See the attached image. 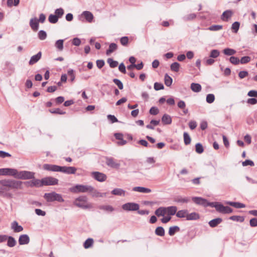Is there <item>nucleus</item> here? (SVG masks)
<instances>
[{"label": "nucleus", "mask_w": 257, "mask_h": 257, "mask_svg": "<svg viewBox=\"0 0 257 257\" xmlns=\"http://www.w3.org/2000/svg\"><path fill=\"white\" fill-rule=\"evenodd\" d=\"M35 173L28 171H18L12 168L0 169V175L11 176L18 179L27 180L34 178Z\"/></svg>", "instance_id": "f257e3e1"}, {"label": "nucleus", "mask_w": 257, "mask_h": 257, "mask_svg": "<svg viewBox=\"0 0 257 257\" xmlns=\"http://www.w3.org/2000/svg\"><path fill=\"white\" fill-rule=\"evenodd\" d=\"M22 182L13 179H4L0 180V191L2 195L5 192L8 191L11 189H21Z\"/></svg>", "instance_id": "f03ea898"}, {"label": "nucleus", "mask_w": 257, "mask_h": 257, "mask_svg": "<svg viewBox=\"0 0 257 257\" xmlns=\"http://www.w3.org/2000/svg\"><path fill=\"white\" fill-rule=\"evenodd\" d=\"M75 206L83 208L88 209L92 207V204L87 201V198L85 196H81L76 198L73 201Z\"/></svg>", "instance_id": "7ed1b4c3"}, {"label": "nucleus", "mask_w": 257, "mask_h": 257, "mask_svg": "<svg viewBox=\"0 0 257 257\" xmlns=\"http://www.w3.org/2000/svg\"><path fill=\"white\" fill-rule=\"evenodd\" d=\"M91 186L88 185L77 184L69 188V191L74 193H89Z\"/></svg>", "instance_id": "20e7f679"}, {"label": "nucleus", "mask_w": 257, "mask_h": 257, "mask_svg": "<svg viewBox=\"0 0 257 257\" xmlns=\"http://www.w3.org/2000/svg\"><path fill=\"white\" fill-rule=\"evenodd\" d=\"M44 197L48 202L57 201L59 202H63L64 201V200L63 199L62 195L55 192L45 193L44 194Z\"/></svg>", "instance_id": "39448f33"}, {"label": "nucleus", "mask_w": 257, "mask_h": 257, "mask_svg": "<svg viewBox=\"0 0 257 257\" xmlns=\"http://www.w3.org/2000/svg\"><path fill=\"white\" fill-rule=\"evenodd\" d=\"M123 210L126 211H137L139 209L140 205L139 204L134 202H128L122 205Z\"/></svg>", "instance_id": "423d86ee"}, {"label": "nucleus", "mask_w": 257, "mask_h": 257, "mask_svg": "<svg viewBox=\"0 0 257 257\" xmlns=\"http://www.w3.org/2000/svg\"><path fill=\"white\" fill-rule=\"evenodd\" d=\"M105 163L108 167L113 169H118L120 166L119 162L111 157H106Z\"/></svg>", "instance_id": "0eeeda50"}, {"label": "nucleus", "mask_w": 257, "mask_h": 257, "mask_svg": "<svg viewBox=\"0 0 257 257\" xmlns=\"http://www.w3.org/2000/svg\"><path fill=\"white\" fill-rule=\"evenodd\" d=\"M58 180L53 177H47L42 179L43 186L55 185L58 184Z\"/></svg>", "instance_id": "6e6552de"}, {"label": "nucleus", "mask_w": 257, "mask_h": 257, "mask_svg": "<svg viewBox=\"0 0 257 257\" xmlns=\"http://www.w3.org/2000/svg\"><path fill=\"white\" fill-rule=\"evenodd\" d=\"M216 210L218 212L223 214H228L232 212V209L228 206H224L222 204L218 203L216 206Z\"/></svg>", "instance_id": "1a4fd4ad"}, {"label": "nucleus", "mask_w": 257, "mask_h": 257, "mask_svg": "<svg viewBox=\"0 0 257 257\" xmlns=\"http://www.w3.org/2000/svg\"><path fill=\"white\" fill-rule=\"evenodd\" d=\"M76 170L77 169L74 167L60 166L59 172L67 174H74Z\"/></svg>", "instance_id": "9d476101"}, {"label": "nucleus", "mask_w": 257, "mask_h": 257, "mask_svg": "<svg viewBox=\"0 0 257 257\" xmlns=\"http://www.w3.org/2000/svg\"><path fill=\"white\" fill-rule=\"evenodd\" d=\"M0 236H3L5 237V238H4V240L2 241V243L6 241L7 240H8L7 245L8 246H9L10 247H12L16 245V244L17 243V241L13 237H12L11 236H7V235H4V234H0Z\"/></svg>", "instance_id": "9b49d317"}, {"label": "nucleus", "mask_w": 257, "mask_h": 257, "mask_svg": "<svg viewBox=\"0 0 257 257\" xmlns=\"http://www.w3.org/2000/svg\"><path fill=\"white\" fill-rule=\"evenodd\" d=\"M60 167V166L49 164H45L43 166V169L53 172H59Z\"/></svg>", "instance_id": "f8f14e48"}, {"label": "nucleus", "mask_w": 257, "mask_h": 257, "mask_svg": "<svg viewBox=\"0 0 257 257\" xmlns=\"http://www.w3.org/2000/svg\"><path fill=\"white\" fill-rule=\"evenodd\" d=\"M92 177L99 182H103L106 179V176L102 173L98 172H93L92 173Z\"/></svg>", "instance_id": "ddd939ff"}, {"label": "nucleus", "mask_w": 257, "mask_h": 257, "mask_svg": "<svg viewBox=\"0 0 257 257\" xmlns=\"http://www.w3.org/2000/svg\"><path fill=\"white\" fill-rule=\"evenodd\" d=\"M233 14V13L231 10H226L222 14L221 19L223 21L227 22L232 16Z\"/></svg>", "instance_id": "4468645a"}, {"label": "nucleus", "mask_w": 257, "mask_h": 257, "mask_svg": "<svg viewBox=\"0 0 257 257\" xmlns=\"http://www.w3.org/2000/svg\"><path fill=\"white\" fill-rule=\"evenodd\" d=\"M89 193L93 197H103L106 196V193H101L96 190L94 187L91 186V189H90Z\"/></svg>", "instance_id": "2eb2a0df"}, {"label": "nucleus", "mask_w": 257, "mask_h": 257, "mask_svg": "<svg viewBox=\"0 0 257 257\" xmlns=\"http://www.w3.org/2000/svg\"><path fill=\"white\" fill-rule=\"evenodd\" d=\"M30 242V238L27 234L21 235L19 238V243L20 245L27 244Z\"/></svg>", "instance_id": "dca6fc26"}, {"label": "nucleus", "mask_w": 257, "mask_h": 257, "mask_svg": "<svg viewBox=\"0 0 257 257\" xmlns=\"http://www.w3.org/2000/svg\"><path fill=\"white\" fill-rule=\"evenodd\" d=\"M30 26L34 31H37L39 28V22L36 18H32L30 21Z\"/></svg>", "instance_id": "f3484780"}, {"label": "nucleus", "mask_w": 257, "mask_h": 257, "mask_svg": "<svg viewBox=\"0 0 257 257\" xmlns=\"http://www.w3.org/2000/svg\"><path fill=\"white\" fill-rule=\"evenodd\" d=\"M11 228L15 232H20L23 230V227L21 225H19L16 221H14L11 223Z\"/></svg>", "instance_id": "a211bd4d"}, {"label": "nucleus", "mask_w": 257, "mask_h": 257, "mask_svg": "<svg viewBox=\"0 0 257 257\" xmlns=\"http://www.w3.org/2000/svg\"><path fill=\"white\" fill-rule=\"evenodd\" d=\"M42 53L41 52H38L37 54L31 57L29 64L30 65H32L37 63L41 58Z\"/></svg>", "instance_id": "6ab92c4d"}, {"label": "nucleus", "mask_w": 257, "mask_h": 257, "mask_svg": "<svg viewBox=\"0 0 257 257\" xmlns=\"http://www.w3.org/2000/svg\"><path fill=\"white\" fill-rule=\"evenodd\" d=\"M194 202L197 204L201 205L204 207H206L207 203V200L203 199L201 197H194L192 198Z\"/></svg>", "instance_id": "aec40b11"}, {"label": "nucleus", "mask_w": 257, "mask_h": 257, "mask_svg": "<svg viewBox=\"0 0 257 257\" xmlns=\"http://www.w3.org/2000/svg\"><path fill=\"white\" fill-rule=\"evenodd\" d=\"M114 137L116 139L119 141L117 142V144L120 146H123L126 144V141L123 139V135L121 133H115Z\"/></svg>", "instance_id": "412c9836"}, {"label": "nucleus", "mask_w": 257, "mask_h": 257, "mask_svg": "<svg viewBox=\"0 0 257 257\" xmlns=\"http://www.w3.org/2000/svg\"><path fill=\"white\" fill-rule=\"evenodd\" d=\"M132 190L135 192H139L143 193H149L151 192V190L149 188L140 186L135 187Z\"/></svg>", "instance_id": "4be33fe9"}, {"label": "nucleus", "mask_w": 257, "mask_h": 257, "mask_svg": "<svg viewBox=\"0 0 257 257\" xmlns=\"http://www.w3.org/2000/svg\"><path fill=\"white\" fill-rule=\"evenodd\" d=\"M82 15L84 17L86 21L91 23L93 19V14L89 11H84L82 13Z\"/></svg>", "instance_id": "5701e85b"}, {"label": "nucleus", "mask_w": 257, "mask_h": 257, "mask_svg": "<svg viewBox=\"0 0 257 257\" xmlns=\"http://www.w3.org/2000/svg\"><path fill=\"white\" fill-rule=\"evenodd\" d=\"M35 178V177H34ZM34 179V178H33ZM31 187H41L43 186V183H42V179L40 180L39 179H33L30 182Z\"/></svg>", "instance_id": "b1692460"}, {"label": "nucleus", "mask_w": 257, "mask_h": 257, "mask_svg": "<svg viewBox=\"0 0 257 257\" xmlns=\"http://www.w3.org/2000/svg\"><path fill=\"white\" fill-rule=\"evenodd\" d=\"M155 214L158 216H164L167 214L166 207H160L155 211Z\"/></svg>", "instance_id": "393cba45"}, {"label": "nucleus", "mask_w": 257, "mask_h": 257, "mask_svg": "<svg viewBox=\"0 0 257 257\" xmlns=\"http://www.w3.org/2000/svg\"><path fill=\"white\" fill-rule=\"evenodd\" d=\"M177 208L176 206H170L166 207L167 214L169 216L173 215L176 213Z\"/></svg>", "instance_id": "a878e982"}, {"label": "nucleus", "mask_w": 257, "mask_h": 257, "mask_svg": "<svg viewBox=\"0 0 257 257\" xmlns=\"http://www.w3.org/2000/svg\"><path fill=\"white\" fill-rule=\"evenodd\" d=\"M111 193L114 195L124 196L125 191L124 190L120 188H115L111 191Z\"/></svg>", "instance_id": "bb28decb"}, {"label": "nucleus", "mask_w": 257, "mask_h": 257, "mask_svg": "<svg viewBox=\"0 0 257 257\" xmlns=\"http://www.w3.org/2000/svg\"><path fill=\"white\" fill-rule=\"evenodd\" d=\"M222 220L220 218H217L214 219L210 220L209 222V225L211 227H214L216 226L217 225L220 224L222 222Z\"/></svg>", "instance_id": "cd10ccee"}, {"label": "nucleus", "mask_w": 257, "mask_h": 257, "mask_svg": "<svg viewBox=\"0 0 257 257\" xmlns=\"http://www.w3.org/2000/svg\"><path fill=\"white\" fill-rule=\"evenodd\" d=\"M191 90L195 92H199L201 90V86L199 83H192L191 84Z\"/></svg>", "instance_id": "c85d7f7f"}, {"label": "nucleus", "mask_w": 257, "mask_h": 257, "mask_svg": "<svg viewBox=\"0 0 257 257\" xmlns=\"http://www.w3.org/2000/svg\"><path fill=\"white\" fill-rule=\"evenodd\" d=\"M226 204L230 205L236 208H242L245 207V205L244 204L239 202L228 201L226 202Z\"/></svg>", "instance_id": "c756f323"}, {"label": "nucleus", "mask_w": 257, "mask_h": 257, "mask_svg": "<svg viewBox=\"0 0 257 257\" xmlns=\"http://www.w3.org/2000/svg\"><path fill=\"white\" fill-rule=\"evenodd\" d=\"M162 121L164 124H170L172 122L171 117L167 114H165L162 118Z\"/></svg>", "instance_id": "7c9ffc66"}, {"label": "nucleus", "mask_w": 257, "mask_h": 257, "mask_svg": "<svg viewBox=\"0 0 257 257\" xmlns=\"http://www.w3.org/2000/svg\"><path fill=\"white\" fill-rule=\"evenodd\" d=\"M187 220H196L199 218V215L196 212H192L190 214L187 213Z\"/></svg>", "instance_id": "2f4dec72"}, {"label": "nucleus", "mask_w": 257, "mask_h": 257, "mask_svg": "<svg viewBox=\"0 0 257 257\" xmlns=\"http://www.w3.org/2000/svg\"><path fill=\"white\" fill-rule=\"evenodd\" d=\"M63 40H57L55 44V47L58 49L59 51H62L63 50Z\"/></svg>", "instance_id": "473e14b6"}, {"label": "nucleus", "mask_w": 257, "mask_h": 257, "mask_svg": "<svg viewBox=\"0 0 257 257\" xmlns=\"http://www.w3.org/2000/svg\"><path fill=\"white\" fill-rule=\"evenodd\" d=\"M117 46L115 43H111L109 45L108 49L106 50V55H109L110 53H112L113 51L116 50L117 49Z\"/></svg>", "instance_id": "72a5a7b5"}, {"label": "nucleus", "mask_w": 257, "mask_h": 257, "mask_svg": "<svg viewBox=\"0 0 257 257\" xmlns=\"http://www.w3.org/2000/svg\"><path fill=\"white\" fill-rule=\"evenodd\" d=\"M180 230V228L177 226H174L170 227L169 229V234L170 236H173L175 234L176 232H178Z\"/></svg>", "instance_id": "f704fd0d"}, {"label": "nucleus", "mask_w": 257, "mask_h": 257, "mask_svg": "<svg viewBox=\"0 0 257 257\" xmlns=\"http://www.w3.org/2000/svg\"><path fill=\"white\" fill-rule=\"evenodd\" d=\"M93 243V239L91 238L87 239L84 242L83 246L85 248H88L91 247Z\"/></svg>", "instance_id": "c9c22d12"}, {"label": "nucleus", "mask_w": 257, "mask_h": 257, "mask_svg": "<svg viewBox=\"0 0 257 257\" xmlns=\"http://www.w3.org/2000/svg\"><path fill=\"white\" fill-rule=\"evenodd\" d=\"M155 233L157 235L163 236L165 235V230L163 227H158L155 230Z\"/></svg>", "instance_id": "e433bc0d"}, {"label": "nucleus", "mask_w": 257, "mask_h": 257, "mask_svg": "<svg viewBox=\"0 0 257 257\" xmlns=\"http://www.w3.org/2000/svg\"><path fill=\"white\" fill-rule=\"evenodd\" d=\"M180 67V65L178 62H174L170 66L171 70L176 72L179 71Z\"/></svg>", "instance_id": "4c0bfd02"}, {"label": "nucleus", "mask_w": 257, "mask_h": 257, "mask_svg": "<svg viewBox=\"0 0 257 257\" xmlns=\"http://www.w3.org/2000/svg\"><path fill=\"white\" fill-rule=\"evenodd\" d=\"M188 211L187 210H181L176 212V216L179 218L186 217Z\"/></svg>", "instance_id": "58836bf2"}, {"label": "nucleus", "mask_w": 257, "mask_h": 257, "mask_svg": "<svg viewBox=\"0 0 257 257\" xmlns=\"http://www.w3.org/2000/svg\"><path fill=\"white\" fill-rule=\"evenodd\" d=\"M165 84L167 86H170L172 83V79L167 74H166L164 78Z\"/></svg>", "instance_id": "ea45409f"}, {"label": "nucleus", "mask_w": 257, "mask_h": 257, "mask_svg": "<svg viewBox=\"0 0 257 257\" xmlns=\"http://www.w3.org/2000/svg\"><path fill=\"white\" fill-rule=\"evenodd\" d=\"M223 53L226 55L232 56L235 54L236 51L232 49L226 48L223 50Z\"/></svg>", "instance_id": "a19ab883"}, {"label": "nucleus", "mask_w": 257, "mask_h": 257, "mask_svg": "<svg viewBox=\"0 0 257 257\" xmlns=\"http://www.w3.org/2000/svg\"><path fill=\"white\" fill-rule=\"evenodd\" d=\"M240 23L238 22H234L231 26V29L234 33H236L239 28Z\"/></svg>", "instance_id": "79ce46f5"}, {"label": "nucleus", "mask_w": 257, "mask_h": 257, "mask_svg": "<svg viewBox=\"0 0 257 257\" xmlns=\"http://www.w3.org/2000/svg\"><path fill=\"white\" fill-rule=\"evenodd\" d=\"M50 23L52 24L56 23L58 21V17L56 15L51 14L48 18Z\"/></svg>", "instance_id": "37998d69"}, {"label": "nucleus", "mask_w": 257, "mask_h": 257, "mask_svg": "<svg viewBox=\"0 0 257 257\" xmlns=\"http://www.w3.org/2000/svg\"><path fill=\"white\" fill-rule=\"evenodd\" d=\"M183 137L185 144L186 145L190 144L191 143V138L189 134L186 132H184Z\"/></svg>", "instance_id": "c03bdc74"}, {"label": "nucleus", "mask_w": 257, "mask_h": 257, "mask_svg": "<svg viewBox=\"0 0 257 257\" xmlns=\"http://www.w3.org/2000/svg\"><path fill=\"white\" fill-rule=\"evenodd\" d=\"M107 62L109 64L111 68H115L118 65V62L116 61L113 60L112 58H108Z\"/></svg>", "instance_id": "a18cd8bd"}, {"label": "nucleus", "mask_w": 257, "mask_h": 257, "mask_svg": "<svg viewBox=\"0 0 257 257\" xmlns=\"http://www.w3.org/2000/svg\"><path fill=\"white\" fill-rule=\"evenodd\" d=\"M99 208L107 212H112L114 210L113 207L110 205H102Z\"/></svg>", "instance_id": "49530a36"}, {"label": "nucleus", "mask_w": 257, "mask_h": 257, "mask_svg": "<svg viewBox=\"0 0 257 257\" xmlns=\"http://www.w3.org/2000/svg\"><path fill=\"white\" fill-rule=\"evenodd\" d=\"M222 29V25H212L208 28V30L211 31H217L220 30Z\"/></svg>", "instance_id": "de8ad7c7"}, {"label": "nucleus", "mask_w": 257, "mask_h": 257, "mask_svg": "<svg viewBox=\"0 0 257 257\" xmlns=\"http://www.w3.org/2000/svg\"><path fill=\"white\" fill-rule=\"evenodd\" d=\"M196 17V16L195 14L192 13L185 16L183 17V19L184 21H188L194 19Z\"/></svg>", "instance_id": "09e8293b"}, {"label": "nucleus", "mask_w": 257, "mask_h": 257, "mask_svg": "<svg viewBox=\"0 0 257 257\" xmlns=\"http://www.w3.org/2000/svg\"><path fill=\"white\" fill-rule=\"evenodd\" d=\"M195 151L198 154L202 153L204 151L202 145L200 143L196 144L195 145Z\"/></svg>", "instance_id": "8fccbe9b"}, {"label": "nucleus", "mask_w": 257, "mask_h": 257, "mask_svg": "<svg viewBox=\"0 0 257 257\" xmlns=\"http://www.w3.org/2000/svg\"><path fill=\"white\" fill-rule=\"evenodd\" d=\"M229 219L230 220L236 221H239V222H243L244 221V218L242 216H236V215H233L232 216H230Z\"/></svg>", "instance_id": "3c124183"}, {"label": "nucleus", "mask_w": 257, "mask_h": 257, "mask_svg": "<svg viewBox=\"0 0 257 257\" xmlns=\"http://www.w3.org/2000/svg\"><path fill=\"white\" fill-rule=\"evenodd\" d=\"M220 52L217 50H212L210 52V57L212 58H216L219 56Z\"/></svg>", "instance_id": "603ef678"}, {"label": "nucleus", "mask_w": 257, "mask_h": 257, "mask_svg": "<svg viewBox=\"0 0 257 257\" xmlns=\"http://www.w3.org/2000/svg\"><path fill=\"white\" fill-rule=\"evenodd\" d=\"M38 37L41 40L46 39L47 37V33L43 30H41L38 33Z\"/></svg>", "instance_id": "864d4df0"}, {"label": "nucleus", "mask_w": 257, "mask_h": 257, "mask_svg": "<svg viewBox=\"0 0 257 257\" xmlns=\"http://www.w3.org/2000/svg\"><path fill=\"white\" fill-rule=\"evenodd\" d=\"M175 201L180 203H187L189 201V199L187 197H178L175 199Z\"/></svg>", "instance_id": "5fc2aeb1"}, {"label": "nucleus", "mask_w": 257, "mask_h": 257, "mask_svg": "<svg viewBox=\"0 0 257 257\" xmlns=\"http://www.w3.org/2000/svg\"><path fill=\"white\" fill-rule=\"evenodd\" d=\"M215 99V96L213 94H209L207 95L206 96V101L208 103H212Z\"/></svg>", "instance_id": "6e6d98bb"}, {"label": "nucleus", "mask_w": 257, "mask_h": 257, "mask_svg": "<svg viewBox=\"0 0 257 257\" xmlns=\"http://www.w3.org/2000/svg\"><path fill=\"white\" fill-rule=\"evenodd\" d=\"M67 73H68L69 77L70 78L71 81L73 82L75 78V75L74 72L73 70H72V69L68 70Z\"/></svg>", "instance_id": "4d7b16f0"}, {"label": "nucleus", "mask_w": 257, "mask_h": 257, "mask_svg": "<svg viewBox=\"0 0 257 257\" xmlns=\"http://www.w3.org/2000/svg\"><path fill=\"white\" fill-rule=\"evenodd\" d=\"M49 111L52 113H57L59 114H64L65 112L62 110L60 108H56L54 109H50Z\"/></svg>", "instance_id": "13d9d810"}, {"label": "nucleus", "mask_w": 257, "mask_h": 257, "mask_svg": "<svg viewBox=\"0 0 257 257\" xmlns=\"http://www.w3.org/2000/svg\"><path fill=\"white\" fill-rule=\"evenodd\" d=\"M164 88V85L162 83L155 82L154 84V89L158 91L163 89Z\"/></svg>", "instance_id": "bf43d9fd"}, {"label": "nucleus", "mask_w": 257, "mask_h": 257, "mask_svg": "<svg viewBox=\"0 0 257 257\" xmlns=\"http://www.w3.org/2000/svg\"><path fill=\"white\" fill-rule=\"evenodd\" d=\"M55 15L58 17V18L61 17L64 14V11L62 8L57 9L55 12Z\"/></svg>", "instance_id": "052dcab7"}, {"label": "nucleus", "mask_w": 257, "mask_h": 257, "mask_svg": "<svg viewBox=\"0 0 257 257\" xmlns=\"http://www.w3.org/2000/svg\"><path fill=\"white\" fill-rule=\"evenodd\" d=\"M250 60L251 59L250 57L244 56L241 58V59L239 60V62H240L241 64H246L249 62Z\"/></svg>", "instance_id": "680f3d73"}, {"label": "nucleus", "mask_w": 257, "mask_h": 257, "mask_svg": "<svg viewBox=\"0 0 257 257\" xmlns=\"http://www.w3.org/2000/svg\"><path fill=\"white\" fill-rule=\"evenodd\" d=\"M113 82L118 86L119 89H122L123 86L122 83L117 79H114L113 80Z\"/></svg>", "instance_id": "e2e57ef3"}, {"label": "nucleus", "mask_w": 257, "mask_h": 257, "mask_svg": "<svg viewBox=\"0 0 257 257\" xmlns=\"http://www.w3.org/2000/svg\"><path fill=\"white\" fill-rule=\"evenodd\" d=\"M230 61L233 64H238L239 63V60L237 57L234 56H231L230 59Z\"/></svg>", "instance_id": "0e129e2a"}, {"label": "nucleus", "mask_w": 257, "mask_h": 257, "mask_svg": "<svg viewBox=\"0 0 257 257\" xmlns=\"http://www.w3.org/2000/svg\"><path fill=\"white\" fill-rule=\"evenodd\" d=\"M120 43L123 46H126L128 44V39L127 37H123L120 40Z\"/></svg>", "instance_id": "69168bd1"}, {"label": "nucleus", "mask_w": 257, "mask_h": 257, "mask_svg": "<svg viewBox=\"0 0 257 257\" xmlns=\"http://www.w3.org/2000/svg\"><path fill=\"white\" fill-rule=\"evenodd\" d=\"M108 119L111 121V123H114L118 121L117 118L113 115L109 114L107 115Z\"/></svg>", "instance_id": "338daca9"}, {"label": "nucleus", "mask_w": 257, "mask_h": 257, "mask_svg": "<svg viewBox=\"0 0 257 257\" xmlns=\"http://www.w3.org/2000/svg\"><path fill=\"white\" fill-rule=\"evenodd\" d=\"M248 73L246 71H241L238 73V76L240 79H243L245 77L247 76Z\"/></svg>", "instance_id": "774afa93"}]
</instances>
